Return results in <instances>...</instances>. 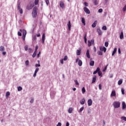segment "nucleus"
<instances>
[{
  "label": "nucleus",
  "mask_w": 126,
  "mask_h": 126,
  "mask_svg": "<svg viewBox=\"0 0 126 126\" xmlns=\"http://www.w3.org/2000/svg\"><path fill=\"white\" fill-rule=\"evenodd\" d=\"M83 110H84V107H82L80 110H79V113H82V111H83Z\"/></svg>",
  "instance_id": "nucleus-35"
},
{
  "label": "nucleus",
  "mask_w": 126,
  "mask_h": 126,
  "mask_svg": "<svg viewBox=\"0 0 126 126\" xmlns=\"http://www.w3.org/2000/svg\"><path fill=\"white\" fill-rule=\"evenodd\" d=\"M115 53H117V48H115L114 49V50L112 52V56H115Z\"/></svg>",
  "instance_id": "nucleus-25"
},
{
  "label": "nucleus",
  "mask_w": 126,
  "mask_h": 126,
  "mask_svg": "<svg viewBox=\"0 0 126 126\" xmlns=\"http://www.w3.org/2000/svg\"><path fill=\"white\" fill-rule=\"evenodd\" d=\"M10 95V93L9 92H7L6 93V98H8V96Z\"/></svg>",
  "instance_id": "nucleus-32"
},
{
  "label": "nucleus",
  "mask_w": 126,
  "mask_h": 126,
  "mask_svg": "<svg viewBox=\"0 0 126 126\" xmlns=\"http://www.w3.org/2000/svg\"><path fill=\"white\" fill-rule=\"evenodd\" d=\"M110 96L111 97H115V96H116V91H115V90H112Z\"/></svg>",
  "instance_id": "nucleus-12"
},
{
  "label": "nucleus",
  "mask_w": 126,
  "mask_h": 126,
  "mask_svg": "<svg viewBox=\"0 0 126 126\" xmlns=\"http://www.w3.org/2000/svg\"><path fill=\"white\" fill-rule=\"evenodd\" d=\"M25 51H28V46L26 45V46H25Z\"/></svg>",
  "instance_id": "nucleus-57"
},
{
  "label": "nucleus",
  "mask_w": 126,
  "mask_h": 126,
  "mask_svg": "<svg viewBox=\"0 0 126 126\" xmlns=\"http://www.w3.org/2000/svg\"><path fill=\"white\" fill-rule=\"evenodd\" d=\"M60 7H62V8H63V6H64L63 2H61L60 4Z\"/></svg>",
  "instance_id": "nucleus-33"
},
{
  "label": "nucleus",
  "mask_w": 126,
  "mask_h": 126,
  "mask_svg": "<svg viewBox=\"0 0 126 126\" xmlns=\"http://www.w3.org/2000/svg\"><path fill=\"white\" fill-rule=\"evenodd\" d=\"M74 81H75L76 85H79V83H78V81H77V80H75Z\"/></svg>",
  "instance_id": "nucleus-52"
},
{
  "label": "nucleus",
  "mask_w": 126,
  "mask_h": 126,
  "mask_svg": "<svg viewBox=\"0 0 126 126\" xmlns=\"http://www.w3.org/2000/svg\"><path fill=\"white\" fill-rule=\"evenodd\" d=\"M99 71H100V68L97 67L96 70L93 72V74H96V73L99 72Z\"/></svg>",
  "instance_id": "nucleus-19"
},
{
  "label": "nucleus",
  "mask_w": 126,
  "mask_h": 126,
  "mask_svg": "<svg viewBox=\"0 0 126 126\" xmlns=\"http://www.w3.org/2000/svg\"><path fill=\"white\" fill-rule=\"evenodd\" d=\"M81 105H84L85 104V98H83L80 101Z\"/></svg>",
  "instance_id": "nucleus-21"
},
{
  "label": "nucleus",
  "mask_w": 126,
  "mask_h": 126,
  "mask_svg": "<svg viewBox=\"0 0 126 126\" xmlns=\"http://www.w3.org/2000/svg\"><path fill=\"white\" fill-rule=\"evenodd\" d=\"M63 59H62L60 61L61 63H62V64H63Z\"/></svg>",
  "instance_id": "nucleus-61"
},
{
  "label": "nucleus",
  "mask_w": 126,
  "mask_h": 126,
  "mask_svg": "<svg viewBox=\"0 0 126 126\" xmlns=\"http://www.w3.org/2000/svg\"><path fill=\"white\" fill-rule=\"evenodd\" d=\"M120 38V39H124V32H122L121 33Z\"/></svg>",
  "instance_id": "nucleus-27"
},
{
  "label": "nucleus",
  "mask_w": 126,
  "mask_h": 126,
  "mask_svg": "<svg viewBox=\"0 0 126 126\" xmlns=\"http://www.w3.org/2000/svg\"><path fill=\"white\" fill-rule=\"evenodd\" d=\"M121 91H122V94L123 95H125V89H122Z\"/></svg>",
  "instance_id": "nucleus-48"
},
{
  "label": "nucleus",
  "mask_w": 126,
  "mask_h": 126,
  "mask_svg": "<svg viewBox=\"0 0 126 126\" xmlns=\"http://www.w3.org/2000/svg\"><path fill=\"white\" fill-rule=\"evenodd\" d=\"M99 50L100 51H101V52H104V53H106V51H107V48L106 47H105L104 46H100L99 47Z\"/></svg>",
  "instance_id": "nucleus-7"
},
{
  "label": "nucleus",
  "mask_w": 126,
  "mask_h": 126,
  "mask_svg": "<svg viewBox=\"0 0 126 126\" xmlns=\"http://www.w3.org/2000/svg\"><path fill=\"white\" fill-rule=\"evenodd\" d=\"M28 51L30 54H31V53H32L33 50H32V48H29Z\"/></svg>",
  "instance_id": "nucleus-42"
},
{
  "label": "nucleus",
  "mask_w": 126,
  "mask_h": 126,
  "mask_svg": "<svg viewBox=\"0 0 126 126\" xmlns=\"http://www.w3.org/2000/svg\"><path fill=\"white\" fill-rule=\"evenodd\" d=\"M82 23H83V25L85 26V19H84V18H82Z\"/></svg>",
  "instance_id": "nucleus-29"
},
{
  "label": "nucleus",
  "mask_w": 126,
  "mask_h": 126,
  "mask_svg": "<svg viewBox=\"0 0 126 126\" xmlns=\"http://www.w3.org/2000/svg\"><path fill=\"white\" fill-rule=\"evenodd\" d=\"M33 102H34V99L32 98L31 100H30V103H33Z\"/></svg>",
  "instance_id": "nucleus-63"
},
{
  "label": "nucleus",
  "mask_w": 126,
  "mask_h": 126,
  "mask_svg": "<svg viewBox=\"0 0 126 126\" xmlns=\"http://www.w3.org/2000/svg\"><path fill=\"white\" fill-rule=\"evenodd\" d=\"M35 67H40V66H41V64H40V63H38V64L36 63L35 64Z\"/></svg>",
  "instance_id": "nucleus-41"
},
{
  "label": "nucleus",
  "mask_w": 126,
  "mask_h": 126,
  "mask_svg": "<svg viewBox=\"0 0 126 126\" xmlns=\"http://www.w3.org/2000/svg\"><path fill=\"white\" fill-rule=\"evenodd\" d=\"M38 13V9L37 8V6H35L33 8V10L32 12V16L33 18H35L36 16H37V14Z\"/></svg>",
  "instance_id": "nucleus-1"
},
{
  "label": "nucleus",
  "mask_w": 126,
  "mask_h": 126,
  "mask_svg": "<svg viewBox=\"0 0 126 126\" xmlns=\"http://www.w3.org/2000/svg\"><path fill=\"white\" fill-rule=\"evenodd\" d=\"M93 1L94 2V5H98L99 3L98 2L97 0H93Z\"/></svg>",
  "instance_id": "nucleus-24"
},
{
  "label": "nucleus",
  "mask_w": 126,
  "mask_h": 126,
  "mask_svg": "<svg viewBox=\"0 0 126 126\" xmlns=\"http://www.w3.org/2000/svg\"><path fill=\"white\" fill-rule=\"evenodd\" d=\"M105 46L107 47L108 46H109V42H105L104 43Z\"/></svg>",
  "instance_id": "nucleus-49"
},
{
  "label": "nucleus",
  "mask_w": 126,
  "mask_h": 126,
  "mask_svg": "<svg viewBox=\"0 0 126 126\" xmlns=\"http://www.w3.org/2000/svg\"><path fill=\"white\" fill-rule=\"evenodd\" d=\"M84 5L85 6H88V3H87V2H85Z\"/></svg>",
  "instance_id": "nucleus-60"
},
{
  "label": "nucleus",
  "mask_w": 126,
  "mask_h": 126,
  "mask_svg": "<svg viewBox=\"0 0 126 126\" xmlns=\"http://www.w3.org/2000/svg\"><path fill=\"white\" fill-rule=\"evenodd\" d=\"M118 85H122L123 84V79H120L118 82Z\"/></svg>",
  "instance_id": "nucleus-26"
},
{
  "label": "nucleus",
  "mask_w": 126,
  "mask_h": 126,
  "mask_svg": "<svg viewBox=\"0 0 126 126\" xmlns=\"http://www.w3.org/2000/svg\"><path fill=\"white\" fill-rule=\"evenodd\" d=\"M39 3V1L38 0H35L34 4L37 5Z\"/></svg>",
  "instance_id": "nucleus-43"
},
{
  "label": "nucleus",
  "mask_w": 126,
  "mask_h": 126,
  "mask_svg": "<svg viewBox=\"0 0 126 126\" xmlns=\"http://www.w3.org/2000/svg\"><path fill=\"white\" fill-rule=\"evenodd\" d=\"M97 32L98 33V35H99L102 33V31H101V29H100V28H97Z\"/></svg>",
  "instance_id": "nucleus-23"
},
{
  "label": "nucleus",
  "mask_w": 126,
  "mask_h": 126,
  "mask_svg": "<svg viewBox=\"0 0 126 126\" xmlns=\"http://www.w3.org/2000/svg\"><path fill=\"white\" fill-rule=\"evenodd\" d=\"M45 2L47 5H49V3H50V1L49 0H46Z\"/></svg>",
  "instance_id": "nucleus-50"
},
{
  "label": "nucleus",
  "mask_w": 126,
  "mask_h": 126,
  "mask_svg": "<svg viewBox=\"0 0 126 126\" xmlns=\"http://www.w3.org/2000/svg\"><path fill=\"white\" fill-rule=\"evenodd\" d=\"M81 54V49L77 50L76 52L77 56H80Z\"/></svg>",
  "instance_id": "nucleus-22"
},
{
  "label": "nucleus",
  "mask_w": 126,
  "mask_h": 126,
  "mask_svg": "<svg viewBox=\"0 0 126 126\" xmlns=\"http://www.w3.org/2000/svg\"><path fill=\"white\" fill-rule=\"evenodd\" d=\"M121 120L122 121H124L125 122H126V117H125V116H122L121 118Z\"/></svg>",
  "instance_id": "nucleus-34"
},
{
  "label": "nucleus",
  "mask_w": 126,
  "mask_h": 126,
  "mask_svg": "<svg viewBox=\"0 0 126 126\" xmlns=\"http://www.w3.org/2000/svg\"><path fill=\"white\" fill-rule=\"evenodd\" d=\"M57 126H62V123L61 122H59L57 125Z\"/></svg>",
  "instance_id": "nucleus-58"
},
{
  "label": "nucleus",
  "mask_w": 126,
  "mask_h": 126,
  "mask_svg": "<svg viewBox=\"0 0 126 126\" xmlns=\"http://www.w3.org/2000/svg\"><path fill=\"white\" fill-rule=\"evenodd\" d=\"M98 87H99V90H102V86L100 84L99 85Z\"/></svg>",
  "instance_id": "nucleus-55"
},
{
  "label": "nucleus",
  "mask_w": 126,
  "mask_h": 126,
  "mask_svg": "<svg viewBox=\"0 0 126 126\" xmlns=\"http://www.w3.org/2000/svg\"><path fill=\"white\" fill-rule=\"evenodd\" d=\"M97 54L99 56H103V52L102 51H98Z\"/></svg>",
  "instance_id": "nucleus-36"
},
{
  "label": "nucleus",
  "mask_w": 126,
  "mask_h": 126,
  "mask_svg": "<svg viewBox=\"0 0 126 126\" xmlns=\"http://www.w3.org/2000/svg\"><path fill=\"white\" fill-rule=\"evenodd\" d=\"M98 12L99 13H101V12H103V9H102V8H100V9H98Z\"/></svg>",
  "instance_id": "nucleus-51"
},
{
  "label": "nucleus",
  "mask_w": 126,
  "mask_h": 126,
  "mask_svg": "<svg viewBox=\"0 0 126 126\" xmlns=\"http://www.w3.org/2000/svg\"><path fill=\"white\" fill-rule=\"evenodd\" d=\"M113 106L115 109L120 108L121 106V103H120V101H114L113 102Z\"/></svg>",
  "instance_id": "nucleus-3"
},
{
  "label": "nucleus",
  "mask_w": 126,
  "mask_h": 126,
  "mask_svg": "<svg viewBox=\"0 0 126 126\" xmlns=\"http://www.w3.org/2000/svg\"><path fill=\"white\" fill-rule=\"evenodd\" d=\"M126 108V102H125V101H123L122 102V110H125Z\"/></svg>",
  "instance_id": "nucleus-17"
},
{
  "label": "nucleus",
  "mask_w": 126,
  "mask_h": 126,
  "mask_svg": "<svg viewBox=\"0 0 126 126\" xmlns=\"http://www.w3.org/2000/svg\"><path fill=\"white\" fill-rule=\"evenodd\" d=\"M18 36H22V33H21V32H18Z\"/></svg>",
  "instance_id": "nucleus-56"
},
{
  "label": "nucleus",
  "mask_w": 126,
  "mask_h": 126,
  "mask_svg": "<svg viewBox=\"0 0 126 126\" xmlns=\"http://www.w3.org/2000/svg\"><path fill=\"white\" fill-rule=\"evenodd\" d=\"M72 111H73V108H72V107H70L68 109V113H69V114H72Z\"/></svg>",
  "instance_id": "nucleus-20"
},
{
  "label": "nucleus",
  "mask_w": 126,
  "mask_h": 126,
  "mask_svg": "<svg viewBox=\"0 0 126 126\" xmlns=\"http://www.w3.org/2000/svg\"><path fill=\"white\" fill-rule=\"evenodd\" d=\"M18 91H22V88L21 87H18Z\"/></svg>",
  "instance_id": "nucleus-44"
},
{
  "label": "nucleus",
  "mask_w": 126,
  "mask_h": 126,
  "mask_svg": "<svg viewBox=\"0 0 126 126\" xmlns=\"http://www.w3.org/2000/svg\"><path fill=\"white\" fill-rule=\"evenodd\" d=\"M101 29H102V30H105V31H106V30H107V27L104 26H103V27H102Z\"/></svg>",
  "instance_id": "nucleus-38"
},
{
  "label": "nucleus",
  "mask_w": 126,
  "mask_h": 126,
  "mask_svg": "<svg viewBox=\"0 0 126 126\" xmlns=\"http://www.w3.org/2000/svg\"><path fill=\"white\" fill-rule=\"evenodd\" d=\"M33 7H34V4H29L27 6V9L30 10V9H32Z\"/></svg>",
  "instance_id": "nucleus-5"
},
{
  "label": "nucleus",
  "mask_w": 126,
  "mask_h": 126,
  "mask_svg": "<svg viewBox=\"0 0 126 126\" xmlns=\"http://www.w3.org/2000/svg\"><path fill=\"white\" fill-rule=\"evenodd\" d=\"M67 59H68V57H67V56H65L64 58H63V61H67Z\"/></svg>",
  "instance_id": "nucleus-47"
},
{
  "label": "nucleus",
  "mask_w": 126,
  "mask_h": 126,
  "mask_svg": "<svg viewBox=\"0 0 126 126\" xmlns=\"http://www.w3.org/2000/svg\"><path fill=\"white\" fill-rule=\"evenodd\" d=\"M78 64L79 66H81V65H82V61L81 60H79Z\"/></svg>",
  "instance_id": "nucleus-30"
},
{
  "label": "nucleus",
  "mask_w": 126,
  "mask_h": 126,
  "mask_svg": "<svg viewBox=\"0 0 126 126\" xmlns=\"http://www.w3.org/2000/svg\"><path fill=\"white\" fill-rule=\"evenodd\" d=\"M5 49H4V47L1 46H0V52H3V51H4Z\"/></svg>",
  "instance_id": "nucleus-28"
},
{
  "label": "nucleus",
  "mask_w": 126,
  "mask_h": 126,
  "mask_svg": "<svg viewBox=\"0 0 126 126\" xmlns=\"http://www.w3.org/2000/svg\"><path fill=\"white\" fill-rule=\"evenodd\" d=\"M88 47H91V45H94V39H92L91 40H88Z\"/></svg>",
  "instance_id": "nucleus-6"
},
{
  "label": "nucleus",
  "mask_w": 126,
  "mask_h": 126,
  "mask_svg": "<svg viewBox=\"0 0 126 126\" xmlns=\"http://www.w3.org/2000/svg\"><path fill=\"white\" fill-rule=\"evenodd\" d=\"M118 54H121V48L118 49Z\"/></svg>",
  "instance_id": "nucleus-62"
},
{
  "label": "nucleus",
  "mask_w": 126,
  "mask_h": 126,
  "mask_svg": "<svg viewBox=\"0 0 126 126\" xmlns=\"http://www.w3.org/2000/svg\"><path fill=\"white\" fill-rule=\"evenodd\" d=\"M123 11H126V5H125L123 9Z\"/></svg>",
  "instance_id": "nucleus-59"
},
{
  "label": "nucleus",
  "mask_w": 126,
  "mask_h": 126,
  "mask_svg": "<svg viewBox=\"0 0 126 126\" xmlns=\"http://www.w3.org/2000/svg\"><path fill=\"white\" fill-rule=\"evenodd\" d=\"M67 26H68L69 31H70V29L71 28V24L70 23V21H68Z\"/></svg>",
  "instance_id": "nucleus-14"
},
{
  "label": "nucleus",
  "mask_w": 126,
  "mask_h": 126,
  "mask_svg": "<svg viewBox=\"0 0 126 126\" xmlns=\"http://www.w3.org/2000/svg\"><path fill=\"white\" fill-rule=\"evenodd\" d=\"M37 50H38V45H36L34 52H37Z\"/></svg>",
  "instance_id": "nucleus-54"
},
{
  "label": "nucleus",
  "mask_w": 126,
  "mask_h": 126,
  "mask_svg": "<svg viewBox=\"0 0 126 126\" xmlns=\"http://www.w3.org/2000/svg\"><path fill=\"white\" fill-rule=\"evenodd\" d=\"M108 66V65H107L105 67L104 69L102 70V71H106V70H107V67Z\"/></svg>",
  "instance_id": "nucleus-53"
},
{
  "label": "nucleus",
  "mask_w": 126,
  "mask_h": 126,
  "mask_svg": "<svg viewBox=\"0 0 126 126\" xmlns=\"http://www.w3.org/2000/svg\"><path fill=\"white\" fill-rule=\"evenodd\" d=\"M85 43L87 44V38H86V34L84 36Z\"/></svg>",
  "instance_id": "nucleus-37"
},
{
  "label": "nucleus",
  "mask_w": 126,
  "mask_h": 126,
  "mask_svg": "<svg viewBox=\"0 0 126 126\" xmlns=\"http://www.w3.org/2000/svg\"><path fill=\"white\" fill-rule=\"evenodd\" d=\"M86 56L88 59H90V54L89 53V49H87V50Z\"/></svg>",
  "instance_id": "nucleus-15"
},
{
  "label": "nucleus",
  "mask_w": 126,
  "mask_h": 126,
  "mask_svg": "<svg viewBox=\"0 0 126 126\" xmlns=\"http://www.w3.org/2000/svg\"><path fill=\"white\" fill-rule=\"evenodd\" d=\"M36 40H37V36L36 35H34L33 37H32V40L33 41H36Z\"/></svg>",
  "instance_id": "nucleus-40"
},
{
  "label": "nucleus",
  "mask_w": 126,
  "mask_h": 126,
  "mask_svg": "<svg viewBox=\"0 0 126 126\" xmlns=\"http://www.w3.org/2000/svg\"><path fill=\"white\" fill-rule=\"evenodd\" d=\"M97 21H95L94 23L92 25V27H93V28H95V27H96V26L97 25Z\"/></svg>",
  "instance_id": "nucleus-13"
},
{
  "label": "nucleus",
  "mask_w": 126,
  "mask_h": 126,
  "mask_svg": "<svg viewBox=\"0 0 126 126\" xmlns=\"http://www.w3.org/2000/svg\"><path fill=\"white\" fill-rule=\"evenodd\" d=\"M20 31L23 33V40L25 41V38L26 37V34H27V32L25 30H20Z\"/></svg>",
  "instance_id": "nucleus-2"
},
{
  "label": "nucleus",
  "mask_w": 126,
  "mask_h": 126,
  "mask_svg": "<svg viewBox=\"0 0 126 126\" xmlns=\"http://www.w3.org/2000/svg\"><path fill=\"white\" fill-rule=\"evenodd\" d=\"M36 55H37V52L34 51L32 56V58H35V57H36Z\"/></svg>",
  "instance_id": "nucleus-39"
},
{
  "label": "nucleus",
  "mask_w": 126,
  "mask_h": 126,
  "mask_svg": "<svg viewBox=\"0 0 126 126\" xmlns=\"http://www.w3.org/2000/svg\"><path fill=\"white\" fill-rule=\"evenodd\" d=\"M84 10L87 14H90V10L86 7H84Z\"/></svg>",
  "instance_id": "nucleus-8"
},
{
  "label": "nucleus",
  "mask_w": 126,
  "mask_h": 126,
  "mask_svg": "<svg viewBox=\"0 0 126 126\" xmlns=\"http://www.w3.org/2000/svg\"><path fill=\"white\" fill-rule=\"evenodd\" d=\"M25 64H26V65H29V61L27 60L25 62Z\"/></svg>",
  "instance_id": "nucleus-45"
},
{
  "label": "nucleus",
  "mask_w": 126,
  "mask_h": 126,
  "mask_svg": "<svg viewBox=\"0 0 126 126\" xmlns=\"http://www.w3.org/2000/svg\"><path fill=\"white\" fill-rule=\"evenodd\" d=\"M38 71H39V68L37 67L35 71H34V73L33 75V77H36V76H37V72H38Z\"/></svg>",
  "instance_id": "nucleus-9"
},
{
  "label": "nucleus",
  "mask_w": 126,
  "mask_h": 126,
  "mask_svg": "<svg viewBox=\"0 0 126 126\" xmlns=\"http://www.w3.org/2000/svg\"><path fill=\"white\" fill-rule=\"evenodd\" d=\"M66 126H69V123L66 122Z\"/></svg>",
  "instance_id": "nucleus-64"
},
{
  "label": "nucleus",
  "mask_w": 126,
  "mask_h": 126,
  "mask_svg": "<svg viewBox=\"0 0 126 126\" xmlns=\"http://www.w3.org/2000/svg\"><path fill=\"white\" fill-rule=\"evenodd\" d=\"M82 92L83 94H84V93L86 92V90H85V88L84 87H83V88L82 89Z\"/></svg>",
  "instance_id": "nucleus-31"
},
{
  "label": "nucleus",
  "mask_w": 126,
  "mask_h": 126,
  "mask_svg": "<svg viewBox=\"0 0 126 126\" xmlns=\"http://www.w3.org/2000/svg\"><path fill=\"white\" fill-rule=\"evenodd\" d=\"M94 63H95V62H94V61H92V58H91L90 62V65L91 66H94Z\"/></svg>",
  "instance_id": "nucleus-11"
},
{
  "label": "nucleus",
  "mask_w": 126,
  "mask_h": 126,
  "mask_svg": "<svg viewBox=\"0 0 126 126\" xmlns=\"http://www.w3.org/2000/svg\"><path fill=\"white\" fill-rule=\"evenodd\" d=\"M95 82H96V75L93 76L92 83H95Z\"/></svg>",
  "instance_id": "nucleus-18"
},
{
  "label": "nucleus",
  "mask_w": 126,
  "mask_h": 126,
  "mask_svg": "<svg viewBox=\"0 0 126 126\" xmlns=\"http://www.w3.org/2000/svg\"><path fill=\"white\" fill-rule=\"evenodd\" d=\"M92 99H90L88 100V106H91L92 105Z\"/></svg>",
  "instance_id": "nucleus-16"
},
{
  "label": "nucleus",
  "mask_w": 126,
  "mask_h": 126,
  "mask_svg": "<svg viewBox=\"0 0 126 126\" xmlns=\"http://www.w3.org/2000/svg\"><path fill=\"white\" fill-rule=\"evenodd\" d=\"M17 9L19 10L20 14H22L23 13V10L22 8H21V7L20 6V2L17 3Z\"/></svg>",
  "instance_id": "nucleus-4"
},
{
  "label": "nucleus",
  "mask_w": 126,
  "mask_h": 126,
  "mask_svg": "<svg viewBox=\"0 0 126 126\" xmlns=\"http://www.w3.org/2000/svg\"><path fill=\"white\" fill-rule=\"evenodd\" d=\"M45 39H46V36L45 35V33H44L42 35L41 39L42 44H44V43H45Z\"/></svg>",
  "instance_id": "nucleus-10"
},
{
  "label": "nucleus",
  "mask_w": 126,
  "mask_h": 126,
  "mask_svg": "<svg viewBox=\"0 0 126 126\" xmlns=\"http://www.w3.org/2000/svg\"><path fill=\"white\" fill-rule=\"evenodd\" d=\"M98 74L99 76H100V77H102V72L101 71H98Z\"/></svg>",
  "instance_id": "nucleus-46"
}]
</instances>
